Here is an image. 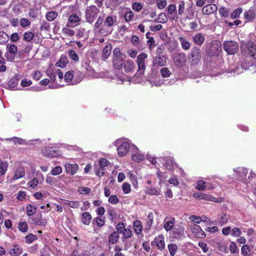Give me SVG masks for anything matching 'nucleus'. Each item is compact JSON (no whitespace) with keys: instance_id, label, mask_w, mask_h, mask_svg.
Here are the masks:
<instances>
[{"instance_id":"39","label":"nucleus","mask_w":256,"mask_h":256,"mask_svg":"<svg viewBox=\"0 0 256 256\" xmlns=\"http://www.w3.org/2000/svg\"><path fill=\"white\" fill-rule=\"evenodd\" d=\"M68 55L70 58L73 61L76 62L78 61V56L74 50H69L68 51Z\"/></svg>"},{"instance_id":"22","label":"nucleus","mask_w":256,"mask_h":256,"mask_svg":"<svg viewBox=\"0 0 256 256\" xmlns=\"http://www.w3.org/2000/svg\"><path fill=\"white\" fill-rule=\"evenodd\" d=\"M205 40V37L203 34L198 33L192 36V41L194 44L201 46Z\"/></svg>"},{"instance_id":"59","label":"nucleus","mask_w":256,"mask_h":256,"mask_svg":"<svg viewBox=\"0 0 256 256\" xmlns=\"http://www.w3.org/2000/svg\"><path fill=\"white\" fill-rule=\"evenodd\" d=\"M206 182L203 180H198L196 186V188L198 190H203L206 189Z\"/></svg>"},{"instance_id":"13","label":"nucleus","mask_w":256,"mask_h":256,"mask_svg":"<svg viewBox=\"0 0 256 256\" xmlns=\"http://www.w3.org/2000/svg\"><path fill=\"white\" fill-rule=\"evenodd\" d=\"M218 10V6L216 4H207L204 6L202 8V13L204 15H210Z\"/></svg>"},{"instance_id":"23","label":"nucleus","mask_w":256,"mask_h":256,"mask_svg":"<svg viewBox=\"0 0 256 256\" xmlns=\"http://www.w3.org/2000/svg\"><path fill=\"white\" fill-rule=\"evenodd\" d=\"M185 10V2L184 1H180L178 6V10L176 11V16L174 17L170 18L172 20H177L178 18V16H182Z\"/></svg>"},{"instance_id":"64","label":"nucleus","mask_w":256,"mask_h":256,"mask_svg":"<svg viewBox=\"0 0 256 256\" xmlns=\"http://www.w3.org/2000/svg\"><path fill=\"white\" fill-rule=\"evenodd\" d=\"M160 73H161L162 76L164 78H168L171 74V72L170 71V70L166 68H162L160 70Z\"/></svg>"},{"instance_id":"36","label":"nucleus","mask_w":256,"mask_h":256,"mask_svg":"<svg viewBox=\"0 0 256 256\" xmlns=\"http://www.w3.org/2000/svg\"><path fill=\"white\" fill-rule=\"evenodd\" d=\"M243 9L241 7H238L234 10L230 14V17L232 19H236L240 18V15L242 12Z\"/></svg>"},{"instance_id":"18","label":"nucleus","mask_w":256,"mask_h":256,"mask_svg":"<svg viewBox=\"0 0 256 256\" xmlns=\"http://www.w3.org/2000/svg\"><path fill=\"white\" fill-rule=\"evenodd\" d=\"M175 221V218H174L166 217L164 220V230L166 232L172 230L174 227Z\"/></svg>"},{"instance_id":"40","label":"nucleus","mask_w":256,"mask_h":256,"mask_svg":"<svg viewBox=\"0 0 256 256\" xmlns=\"http://www.w3.org/2000/svg\"><path fill=\"white\" fill-rule=\"evenodd\" d=\"M146 194L150 195H159L160 192V189H156L154 188H146Z\"/></svg>"},{"instance_id":"26","label":"nucleus","mask_w":256,"mask_h":256,"mask_svg":"<svg viewBox=\"0 0 256 256\" xmlns=\"http://www.w3.org/2000/svg\"><path fill=\"white\" fill-rule=\"evenodd\" d=\"M166 63V60L164 55H159L156 57L153 60V64L160 66H164Z\"/></svg>"},{"instance_id":"50","label":"nucleus","mask_w":256,"mask_h":256,"mask_svg":"<svg viewBox=\"0 0 256 256\" xmlns=\"http://www.w3.org/2000/svg\"><path fill=\"white\" fill-rule=\"evenodd\" d=\"M24 174H25L24 170H22V169L16 170L13 176V178L14 180H18L23 177L24 176Z\"/></svg>"},{"instance_id":"58","label":"nucleus","mask_w":256,"mask_h":256,"mask_svg":"<svg viewBox=\"0 0 256 256\" xmlns=\"http://www.w3.org/2000/svg\"><path fill=\"white\" fill-rule=\"evenodd\" d=\"M229 250L232 254H238V250L236 245L235 242H230L229 246Z\"/></svg>"},{"instance_id":"17","label":"nucleus","mask_w":256,"mask_h":256,"mask_svg":"<svg viewBox=\"0 0 256 256\" xmlns=\"http://www.w3.org/2000/svg\"><path fill=\"white\" fill-rule=\"evenodd\" d=\"M248 50L249 54L254 59L256 60V44L252 40H249L246 44Z\"/></svg>"},{"instance_id":"57","label":"nucleus","mask_w":256,"mask_h":256,"mask_svg":"<svg viewBox=\"0 0 256 256\" xmlns=\"http://www.w3.org/2000/svg\"><path fill=\"white\" fill-rule=\"evenodd\" d=\"M250 251V246L248 244H244L241 248V253L244 256H248V252Z\"/></svg>"},{"instance_id":"11","label":"nucleus","mask_w":256,"mask_h":256,"mask_svg":"<svg viewBox=\"0 0 256 256\" xmlns=\"http://www.w3.org/2000/svg\"><path fill=\"white\" fill-rule=\"evenodd\" d=\"M151 245L152 246H156L158 250H162L165 246L164 236L162 235H159L156 237L151 242Z\"/></svg>"},{"instance_id":"45","label":"nucleus","mask_w":256,"mask_h":256,"mask_svg":"<svg viewBox=\"0 0 256 256\" xmlns=\"http://www.w3.org/2000/svg\"><path fill=\"white\" fill-rule=\"evenodd\" d=\"M8 40V34L4 32H0V44H4Z\"/></svg>"},{"instance_id":"51","label":"nucleus","mask_w":256,"mask_h":256,"mask_svg":"<svg viewBox=\"0 0 256 256\" xmlns=\"http://www.w3.org/2000/svg\"><path fill=\"white\" fill-rule=\"evenodd\" d=\"M18 229L21 232H26L28 230V226L26 222H20Z\"/></svg>"},{"instance_id":"37","label":"nucleus","mask_w":256,"mask_h":256,"mask_svg":"<svg viewBox=\"0 0 256 256\" xmlns=\"http://www.w3.org/2000/svg\"><path fill=\"white\" fill-rule=\"evenodd\" d=\"M133 226L134 231L136 234H139L142 233V222L140 220H136L134 222Z\"/></svg>"},{"instance_id":"55","label":"nucleus","mask_w":256,"mask_h":256,"mask_svg":"<svg viewBox=\"0 0 256 256\" xmlns=\"http://www.w3.org/2000/svg\"><path fill=\"white\" fill-rule=\"evenodd\" d=\"M142 4L140 2H135L132 4V10L137 12H140L142 10Z\"/></svg>"},{"instance_id":"6","label":"nucleus","mask_w":256,"mask_h":256,"mask_svg":"<svg viewBox=\"0 0 256 256\" xmlns=\"http://www.w3.org/2000/svg\"><path fill=\"white\" fill-rule=\"evenodd\" d=\"M18 52V47L14 44H7L6 52L4 54V56L7 60L10 62L14 61Z\"/></svg>"},{"instance_id":"19","label":"nucleus","mask_w":256,"mask_h":256,"mask_svg":"<svg viewBox=\"0 0 256 256\" xmlns=\"http://www.w3.org/2000/svg\"><path fill=\"white\" fill-rule=\"evenodd\" d=\"M80 17L76 14H71L68 19V22L66 24L67 27H74L70 24H74L75 26L79 24L80 22Z\"/></svg>"},{"instance_id":"52","label":"nucleus","mask_w":256,"mask_h":256,"mask_svg":"<svg viewBox=\"0 0 256 256\" xmlns=\"http://www.w3.org/2000/svg\"><path fill=\"white\" fill-rule=\"evenodd\" d=\"M218 249L221 252L226 254L228 252L227 246L226 244L222 242L216 243Z\"/></svg>"},{"instance_id":"8","label":"nucleus","mask_w":256,"mask_h":256,"mask_svg":"<svg viewBox=\"0 0 256 256\" xmlns=\"http://www.w3.org/2000/svg\"><path fill=\"white\" fill-rule=\"evenodd\" d=\"M244 24L253 22L256 20V6H252L244 13Z\"/></svg>"},{"instance_id":"63","label":"nucleus","mask_w":256,"mask_h":256,"mask_svg":"<svg viewBox=\"0 0 256 256\" xmlns=\"http://www.w3.org/2000/svg\"><path fill=\"white\" fill-rule=\"evenodd\" d=\"M62 172V168L60 166H56L54 167L51 171V174L53 176H56Z\"/></svg>"},{"instance_id":"29","label":"nucleus","mask_w":256,"mask_h":256,"mask_svg":"<svg viewBox=\"0 0 256 256\" xmlns=\"http://www.w3.org/2000/svg\"><path fill=\"white\" fill-rule=\"evenodd\" d=\"M92 220L90 214L88 212H84L82 214L81 220L85 225H89Z\"/></svg>"},{"instance_id":"33","label":"nucleus","mask_w":256,"mask_h":256,"mask_svg":"<svg viewBox=\"0 0 256 256\" xmlns=\"http://www.w3.org/2000/svg\"><path fill=\"white\" fill-rule=\"evenodd\" d=\"M34 38V34L31 31H27L25 32L23 34V40L26 42H31Z\"/></svg>"},{"instance_id":"9","label":"nucleus","mask_w":256,"mask_h":256,"mask_svg":"<svg viewBox=\"0 0 256 256\" xmlns=\"http://www.w3.org/2000/svg\"><path fill=\"white\" fill-rule=\"evenodd\" d=\"M193 196L195 198L198 200H203L207 201L214 202H222V198L217 199L210 194H204L202 192H197L193 194Z\"/></svg>"},{"instance_id":"10","label":"nucleus","mask_w":256,"mask_h":256,"mask_svg":"<svg viewBox=\"0 0 256 256\" xmlns=\"http://www.w3.org/2000/svg\"><path fill=\"white\" fill-rule=\"evenodd\" d=\"M22 253V248L20 244L14 243L8 250L10 256H20Z\"/></svg>"},{"instance_id":"7","label":"nucleus","mask_w":256,"mask_h":256,"mask_svg":"<svg viewBox=\"0 0 256 256\" xmlns=\"http://www.w3.org/2000/svg\"><path fill=\"white\" fill-rule=\"evenodd\" d=\"M210 48L208 50V54L210 56H218L222 51V44L220 42L216 40L210 44Z\"/></svg>"},{"instance_id":"16","label":"nucleus","mask_w":256,"mask_h":256,"mask_svg":"<svg viewBox=\"0 0 256 256\" xmlns=\"http://www.w3.org/2000/svg\"><path fill=\"white\" fill-rule=\"evenodd\" d=\"M192 232L198 238H204L206 236L205 232L202 230L200 226L196 224H194L192 228Z\"/></svg>"},{"instance_id":"30","label":"nucleus","mask_w":256,"mask_h":256,"mask_svg":"<svg viewBox=\"0 0 256 256\" xmlns=\"http://www.w3.org/2000/svg\"><path fill=\"white\" fill-rule=\"evenodd\" d=\"M123 16L126 22H129L132 20L134 14L130 8H126Z\"/></svg>"},{"instance_id":"15","label":"nucleus","mask_w":256,"mask_h":256,"mask_svg":"<svg viewBox=\"0 0 256 256\" xmlns=\"http://www.w3.org/2000/svg\"><path fill=\"white\" fill-rule=\"evenodd\" d=\"M130 149V144L126 142H124L117 148V150L119 156H125L128 152Z\"/></svg>"},{"instance_id":"62","label":"nucleus","mask_w":256,"mask_h":256,"mask_svg":"<svg viewBox=\"0 0 256 256\" xmlns=\"http://www.w3.org/2000/svg\"><path fill=\"white\" fill-rule=\"evenodd\" d=\"M122 188L124 193L126 194L130 193L131 191L130 185L128 182L123 184Z\"/></svg>"},{"instance_id":"41","label":"nucleus","mask_w":256,"mask_h":256,"mask_svg":"<svg viewBox=\"0 0 256 256\" xmlns=\"http://www.w3.org/2000/svg\"><path fill=\"white\" fill-rule=\"evenodd\" d=\"M74 72L72 70L66 72L64 76L65 82H71L74 78Z\"/></svg>"},{"instance_id":"35","label":"nucleus","mask_w":256,"mask_h":256,"mask_svg":"<svg viewBox=\"0 0 256 256\" xmlns=\"http://www.w3.org/2000/svg\"><path fill=\"white\" fill-rule=\"evenodd\" d=\"M119 238V234L118 232H112L110 236L108 242L110 244H116Z\"/></svg>"},{"instance_id":"24","label":"nucleus","mask_w":256,"mask_h":256,"mask_svg":"<svg viewBox=\"0 0 256 256\" xmlns=\"http://www.w3.org/2000/svg\"><path fill=\"white\" fill-rule=\"evenodd\" d=\"M34 223L36 225L45 226L46 224V220L42 218V216L40 214H34L32 218Z\"/></svg>"},{"instance_id":"32","label":"nucleus","mask_w":256,"mask_h":256,"mask_svg":"<svg viewBox=\"0 0 256 256\" xmlns=\"http://www.w3.org/2000/svg\"><path fill=\"white\" fill-rule=\"evenodd\" d=\"M179 42H180L182 48L184 50H188L190 47V44L188 42L185 38L184 36H180L178 38Z\"/></svg>"},{"instance_id":"44","label":"nucleus","mask_w":256,"mask_h":256,"mask_svg":"<svg viewBox=\"0 0 256 256\" xmlns=\"http://www.w3.org/2000/svg\"><path fill=\"white\" fill-rule=\"evenodd\" d=\"M144 158V155L138 153L134 154L132 155V159L136 162H140Z\"/></svg>"},{"instance_id":"42","label":"nucleus","mask_w":256,"mask_h":256,"mask_svg":"<svg viewBox=\"0 0 256 256\" xmlns=\"http://www.w3.org/2000/svg\"><path fill=\"white\" fill-rule=\"evenodd\" d=\"M38 238L36 235L32 234H28L25 237L26 242V244H31L34 240H38Z\"/></svg>"},{"instance_id":"49","label":"nucleus","mask_w":256,"mask_h":256,"mask_svg":"<svg viewBox=\"0 0 256 256\" xmlns=\"http://www.w3.org/2000/svg\"><path fill=\"white\" fill-rule=\"evenodd\" d=\"M168 248L170 254L172 256H174L178 250L177 246L176 244H168Z\"/></svg>"},{"instance_id":"27","label":"nucleus","mask_w":256,"mask_h":256,"mask_svg":"<svg viewBox=\"0 0 256 256\" xmlns=\"http://www.w3.org/2000/svg\"><path fill=\"white\" fill-rule=\"evenodd\" d=\"M184 232V228L182 226L174 227L172 229V237L176 238H180L183 234Z\"/></svg>"},{"instance_id":"3","label":"nucleus","mask_w":256,"mask_h":256,"mask_svg":"<svg viewBox=\"0 0 256 256\" xmlns=\"http://www.w3.org/2000/svg\"><path fill=\"white\" fill-rule=\"evenodd\" d=\"M99 8L94 5L87 6L86 10V19L88 23L92 24L94 22L100 12Z\"/></svg>"},{"instance_id":"54","label":"nucleus","mask_w":256,"mask_h":256,"mask_svg":"<svg viewBox=\"0 0 256 256\" xmlns=\"http://www.w3.org/2000/svg\"><path fill=\"white\" fill-rule=\"evenodd\" d=\"M219 13L221 16L226 18L229 15V12L228 8L225 7L220 8L219 10Z\"/></svg>"},{"instance_id":"56","label":"nucleus","mask_w":256,"mask_h":256,"mask_svg":"<svg viewBox=\"0 0 256 256\" xmlns=\"http://www.w3.org/2000/svg\"><path fill=\"white\" fill-rule=\"evenodd\" d=\"M228 218H229V216L228 215H227L225 213H222V214L220 216V223L222 226V225L226 224L228 222Z\"/></svg>"},{"instance_id":"53","label":"nucleus","mask_w":256,"mask_h":256,"mask_svg":"<svg viewBox=\"0 0 256 256\" xmlns=\"http://www.w3.org/2000/svg\"><path fill=\"white\" fill-rule=\"evenodd\" d=\"M40 31H49L50 30V24L48 22L44 20L40 28Z\"/></svg>"},{"instance_id":"28","label":"nucleus","mask_w":256,"mask_h":256,"mask_svg":"<svg viewBox=\"0 0 256 256\" xmlns=\"http://www.w3.org/2000/svg\"><path fill=\"white\" fill-rule=\"evenodd\" d=\"M68 63V60L67 57L64 55L61 56L60 59L58 60L56 64V66L57 67H60L64 68L66 66V64Z\"/></svg>"},{"instance_id":"14","label":"nucleus","mask_w":256,"mask_h":256,"mask_svg":"<svg viewBox=\"0 0 256 256\" xmlns=\"http://www.w3.org/2000/svg\"><path fill=\"white\" fill-rule=\"evenodd\" d=\"M174 60L176 66H182L186 62V55L184 53H176Z\"/></svg>"},{"instance_id":"34","label":"nucleus","mask_w":256,"mask_h":256,"mask_svg":"<svg viewBox=\"0 0 256 256\" xmlns=\"http://www.w3.org/2000/svg\"><path fill=\"white\" fill-rule=\"evenodd\" d=\"M58 16V12L56 11H49L46 13V18L47 20L52 22Z\"/></svg>"},{"instance_id":"12","label":"nucleus","mask_w":256,"mask_h":256,"mask_svg":"<svg viewBox=\"0 0 256 256\" xmlns=\"http://www.w3.org/2000/svg\"><path fill=\"white\" fill-rule=\"evenodd\" d=\"M41 152L44 156L54 158L58 156V151H56L53 147L48 146L42 149Z\"/></svg>"},{"instance_id":"4","label":"nucleus","mask_w":256,"mask_h":256,"mask_svg":"<svg viewBox=\"0 0 256 256\" xmlns=\"http://www.w3.org/2000/svg\"><path fill=\"white\" fill-rule=\"evenodd\" d=\"M190 61L192 66L197 65L201 60V50L196 46L193 47L190 54Z\"/></svg>"},{"instance_id":"61","label":"nucleus","mask_w":256,"mask_h":256,"mask_svg":"<svg viewBox=\"0 0 256 256\" xmlns=\"http://www.w3.org/2000/svg\"><path fill=\"white\" fill-rule=\"evenodd\" d=\"M168 14L172 15L175 13L176 14V6L174 4H170L166 8Z\"/></svg>"},{"instance_id":"20","label":"nucleus","mask_w":256,"mask_h":256,"mask_svg":"<svg viewBox=\"0 0 256 256\" xmlns=\"http://www.w3.org/2000/svg\"><path fill=\"white\" fill-rule=\"evenodd\" d=\"M66 172L68 174H70L71 175L74 174L78 171V166L76 164H66L64 165Z\"/></svg>"},{"instance_id":"31","label":"nucleus","mask_w":256,"mask_h":256,"mask_svg":"<svg viewBox=\"0 0 256 256\" xmlns=\"http://www.w3.org/2000/svg\"><path fill=\"white\" fill-rule=\"evenodd\" d=\"M112 48V44L110 43L107 44L102 50V58L106 59L111 53Z\"/></svg>"},{"instance_id":"43","label":"nucleus","mask_w":256,"mask_h":256,"mask_svg":"<svg viewBox=\"0 0 256 256\" xmlns=\"http://www.w3.org/2000/svg\"><path fill=\"white\" fill-rule=\"evenodd\" d=\"M128 176H129V178H130L132 184L133 185V186L135 188H137L138 187V182L137 180L136 176L135 175L133 174L131 172H129Z\"/></svg>"},{"instance_id":"46","label":"nucleus","mask_w":256,"mask_h":256,"mask_svg":"<svg viewBox=\"0 0 256 256\" xmlns=\"http://www.w3.org/2000/svg\"><path fill=\"white\" fill-rule=\"evenodd\" d=\"M138 65V72L140 74H144L146 69V65L144 62H137Z\"/></svg>"},{"instance_id":"25","label":"nucleus","mask_w":256,"mask_h":256,"mask_svg":"<svg viewBox=\"0 0 256 256\" xmlns=\"http://www.w3.org/2000/svg\"><path fill=\"white\" fill-rule=\"evenodd\" d=\"M124 68L126 72H134L135 68V64L131 60H127L124 62Z\"/></svg>"},{"instance_id":"47","label":"nucleus","mask_w":256,"mask_h":256,"mask_svg":"<svg viewBox=\"0 0 256 256\" xmlns=\"http://www.w3.org/2000/svg\"><path fill=\"white\" fill-rule=\"evenodd\" d=\"M8 167L7 162H1L0 163V176H4L6 174Z\"/></svg>"},{"instance_id":"48","label":"nucleus","mask_w":256,"mask_h":256,"mask_svg":"<svg viewBox=\"0 0 256 256\" xmlns=\"http://www.w3.org/2000/svg\"><path fill=\"white\" fill-rule=\"evenodd\" d=\"M68 27H64L62 28V32L64 34V36H72L74 35V30L70 29L68 28Z\"/></svg>"},{"instance_id":"60","label":"nucleus","mask_w":256,"mask_h":256,"mask_svg":"<svg viewBox=\"0 0 256 256\" xmlns=\"http://www.w3.org/2000/svg\"><path fill=\"white\" fill-rule=\"evenodd\" d=\"M20 25L22 28H26L30 24V21L26 18H22L20 21Z\"/></svg>"},{"instance_id":"2","label":"nucleus","mask_w":256,"mask_h":256,"mask_svg":"<svg viewBox=\"0 0 256 256\" xmlns=\"http://www.w3.org/2000/svg\"><path fill=\"white\" fill-rule=\"evenodd\" d=\"M124 54L120 48H115L113 50L112 65L114 68L120 70L122 68L124 62Z\"/></svg>"},{"instance_id":"21","label":"nucleus","mask_w":256,"mask_h":256,"mask_svg":"<svg viewBox=\"0 0 256 256\" xmlns=\"http://www.w3.org/2000/svg\"><path fill=\"white\" fill-rule=\"evenodd\" d=\"M20 76L19 74H16L9 80L8 84L10 90H13L17 86Z\"/></svg>"},{"instance_id":"5","label":"nucleus","mask_w":256,"mask_h":256,"mask_svg":"<svg viewBox=\"0 0 256 256\" xmlns=\"http://www.w3.org/2000/svg\"><path fill=\"white\" fill-rule=\"evenodd\" d=\"M223 48L228 54H234L238 52L239 46L238 42L232 40L224 41Z\"/></svg>"},{"instance_id":"1","label":"nucleus","mask_w":256,"mask_h":256,"mask_svg":"<svg viewBox=\"0 0 256 256\" xmlns=\"http://www.w3.org/2000/svg\"><path fill=\"white\" fill-rule=\"evenodd\" d=\"M116 22V16H108L104 19V16H100L94 24V30L102 36H107L110 33L108 28L113 27Z\"/></svg>"},{"instance_id":"38","label":"nucleus","mask_w":256,"mask_h":256,"mask_svg":"<svg viewBox=\"0 0 256 256\" xmlns=\"http://www.w3.org/2000/svg\"><path fill=\"white\" fill-rule=\"evenodd\" d=\"M106 218L103 216H98L94 220L96 225L99 227H102L105 224Z\"/></svg>"}]
</instances>
